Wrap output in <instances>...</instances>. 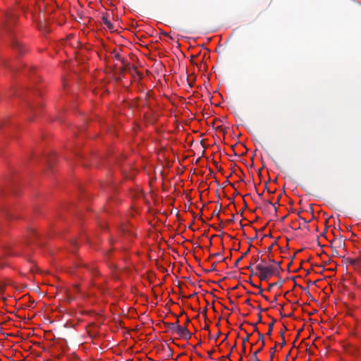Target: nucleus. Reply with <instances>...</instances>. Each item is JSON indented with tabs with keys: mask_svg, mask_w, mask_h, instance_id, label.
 <instances>
[{
	"mask_svg": "<svg viewBox=\"0 0 361 361\" xmlns=\"http://www.w3.org/2000/svg\"><path fill=\"white\" fill-rule=\"evenodd\" d=\"M256 269L264 271L269 277L278 275L280 271H283L280 262H275V264L269 266H264L262 264H259L256 266Z\"/></svg>",
	"mask_w": 361,
	"mask_h": 361,
	"instance_id": "obj_1",
	"label": "nucleus"
},
{
	"mask_svg": "<svg viewBox=\"0 0 361 361\" xmlns=\"http://www.w3.org/2000/svg\"><path fill=\"white\" fill-rule=\"evenodd\" d=\"M10 249H11V247L8 245L4 247V255L0 257V268L1 269L4 268L8 264V263L4 259V256L18 255V252H11L10 251Z\"/></svg>",
	"mask_w": 361,
	"mask_h": 361,
	"instance_id": "obj_2",
	"label": "nucleus"
},
{
	"mask_svg": "<svg viewBox=\"0 0 361 361\" xmlns=\"http://www.w3.org/2000/svg\"><path fill=\"white\" fill-rule=\"evenodd\" d=\"M176 332L180 338L185 340L190 339L192 336V334L188 330L186 326H180L176 330Z\"/></svg>",
	"mask_w": 361,
	"mask_h": 361,
	"instance_id": "obj_3",
	"label": "nucleus"
},
{
	"mask_svg": "<svg viewBox=\"0 0 361 361\" xmlns=\"http://www.w3.org/2000/svg\"><path fill=\"white\" fill-rule=\"evenodd\" d=\"M12 47L14 49L18 51L20 54H23L25 51V48L23 47V44L16 38L13 37L11 39Z\"/></svg>",
	"mask_w": 361,
	"mask_h": 361,
	"instance_id": "obj_4",
	"label": "nucleus"
},
{
	"mask_svg": "<svg viewBox=\"0 0 361 361\" xmlns=\"http://www.w3.org/2000/svg\"><path fill=\"white\" fill-rule=\"evenodd\" d=\"M109 13H104L102 14V20L103 23L108 27L109 30H112L114 28L113 23H111L109 19Z\"/></svg>",
	"mask_w": 361,
	"mask_h": 361,
	"instance_id": "obj_5",
	"label": "nucleus"
},
{
	"mask_svg": "<svg viewBox=\"0 0 361 361\" xmlns=\"http://www.w3.org/2000/svg\"><path fill=\"white\" fill-rule=\"evenodd\" d=\"M38 233L35 230H30L28 235V243L35 242L39 238Z\"/></svg>",
	"mask_w": 361,
	"mask_h": 361,
	"instance_id": "obj_6",
	"label": "nucleus"
},
{
	"mask_svg": "<svg viewBox=\"0 0 361 361\" xmlns=\"http://www.w3.org/2000/svg\"><path fill=\"white\" fill-rule=\"evenodd\" d=\"M255 274L259 277V279L261 281H265L269 278V276H267V274L264 271H258V273H257Z\"/></svg>",
	"mask_w": 361,
	"mask_h": 361,
	"instance_id": "obj_7",
	"label": "nucleus"
},
{
	"mask_svg": "<svg viewBox=\"0 0 361 361\" xmlns=\"http://www.w3.org/2000/svg\"><path fill=\"white\" fill-rule=\"evenodd\" d=\"M87 270L91 272L92 274L96 275L97 274V268L93 265H85Z\"/></svg>",
	"mask_w": 361,
	"mask_h": 361,
	"instance_id": "obj_8",
	"label": "nucleus"
},
{
	"mask_svg": "<svg viewBox=\"0 0 361 361\" xmlns=\"http://www.w3.org/2000/svg\"><path fill=\"white\" fill-rule=\"evenodd\" d=\"M276 322V319H273L272 322L269 323L268 325V332L267 335L270 336L271 335V332L273 331L274 323Z\"/></svg>",
	"mask_w": 361,
	"mask_h": 361,
	"instance_id": "obj_9",
	"label": "nucleus"
},
{
	"mask_svg": "<svg viewBox=\"0 0 361 361\" xmlns=\"http://www.w3.org/2000/svg\"><path fill=\"white\" fill-rule=\"evenodd\" d=\"M250 336V335L247 334V336L243 339V353L245 351V343L249 340Z\"/></svg>",
	"mask_w": 361,
	"mask_h": 361,
	"instance_id": "obj_10",
	"label": "nucleus"
},
{
	"mask_svg": "<svg viewBox=\"0 0 361 361\" xmlns=\"http://www.w3.org/2000/svg\"><path fill=\"white\" fill-rule=\"evenodd\" d=\"M258 336H259V341H262V345L260 348H262V350L265 345L264 335L262 334H261L260 332H258Z\"/></svg>",
	"mask_w": 361,
	"mask_h": 361,
	"instance_id": "obj_11",
	"label": "nucleus"
},
{
	"mask_svg": "<svg viewBox=\"0 0 361 361\" xmlns=\"http://www.w3.org/2000/svg\"><path fill=\"white\" fill-rule=\"evenodd\" d=\"M262 351V348H259V349H257L255 352L253 353L252 354V357H253V360L254 361H260L259 360V358L257 357V353H259Z\"/></svg>",
	"mask_w": 361,
	"mask_h": 361,
	"instance_id": "obj_12",
	"label": "nucleus"
},
{
	"mask_svg": "<svg viewBox=\"0 0 361 361\" xmlns=\"http://www.w3.org/2000/svg\"><path fill=\"white\" fill-rule=\"evenodd\" d=\"M13 18V16L12 14H10V13H7L6 16V26L9 25V23H10V20H12Z\"/></svg>",
	"mask_w": 361,
	"mask_h": 361,
	"instance_id": "obj_13",
	"label": "nucleus"
},
{
	"mask_svg": "<svg viewBox=\"0 0 361 361\" xmlns=\"http://www.w3.org/2000/svg\"><path fill=\"white\" fill-rule=\"evenodd\" d=\"M164 325L170 330L176 331V328L172 323H164Z\"/></svg>",
	"mask_w": 361,
	"mask_h": 361,
	"instance_id": "obj_14",
	"label": "nucleus"
},
{
	"mask_svg": "<svg viewBox=\"0 0 361 361\" xmlns=\"http://www.w3.org/2000/svg\"><path fill=\"white\" fill-rule=\"evenodd\" d=\"M214 215L217 216L218 219L220 221V224H222V221L220 219V216H219V215H220V209L219 211H216L215 209L214 211L213 214H212V216H214Z\"/></svg>",
	"mask_w": 361,
	"mask_h": 361,
	"instance_id": "obj_15",
	"label": "nucleus"
},
{
	"mask_svg": "<svg viewBox=\"0 0 361 361\" xmlns=\"http://www.w3.org/2000/svg\"><path fill=\"white\" fill-rule=\"evenodd\" d=\"M276 343L275 344V346H274L272 348H271V350H270V357H271L270 361H272L274 355L275 351H276Z\"/></svg>",
	"mask_w": 361,
	"mask_h": 361,
	"instance_id": "obj_16",
	"label": "nucleus"
},
{
	"mask_svg": "<svg viewBox=\"0 0 361 361\" xmlns=\"http://www.w3.org/2000/svg\"><path fill=\"white\" fill-rule=\"evenodd\" d=\"M263 202H264L265 204L271 205L274 208L275 212H276V211H277L276 207H275V204H273V203L271 202V201L270 200H263Z\"/></svg>",
	"mask_w": 361,
	"mask_h": 361,
	"instance_id": "obj_17",
	"label": "nucleus"
},
{
	"mask_svg": "<svg viewBox=\"0 0 361 361\" xmlns=\"http://www.w3.org/2000/svg\"><path fill=\"white\" fill-rule=\"evenodd\" d=\"M243 256L240 257L238 259H237L234 263V267H238L239 262L243 259Z\"/></svg>",
	"mask_w": 361,
	"mask_h": 361,
	"instance_id": "obj_18",
	"label": "nucleus"
},
{
	"mask_svg": "<svg viewBox=\"0 0 361 361\" xmlns=\"http://www.w3.org/2000/svg\"><path fill=\"white\" fill-rule=\"evenodd\" d=\"M349 263H350L351 265H355V264L357 263V259H349Z\"/></svg>",
	"mask_w": 361,
	"mask_h": 361,
	"instance_id": "obj_19",
	"label": "nucleus"
},
{
	"mask_svg": "<svg viewBox=\"0 0 361 361\" xmlns=\"http://www.w3.org/2000/svg\"><path fill=\"white\" fill-rule=\"evenodd\" d=\"M178 323H179V320H178V319H177L176 322L172 323V324L174 325V326H175V327H176V330L178 327H180V326L179 325V324H178Z\"/></svg>",
	"mask_w": 361,
	"mask_h": 361,
	"instance_id": "obj_20",
	"label": "nucleus"
},
{
	"mask_svg": "<svg viewBox=\"0 0 361 361\" xmlns=\"http://www.w3.org/2000/svg\"><path fill=\"white\" fill-rule=\"evenodd\" d=\"M115 57H116L118 60L121 61L123 62V64H125V63H124L123 60L121 59V55H120L119 54H116L115 55Z\"/></svg>",
	"mask_w": 361,
	"mask_h": 361,
	"instance_id": "obj_21",
	"label": "nucleus"
},
{
	"mask_svg": "<svg viewBox=\"0 0 361 361\" xmlns=\"http://www.w3.org/2000/svg\"><path fill=\"white\" fill-rule=\"evenodd\" d=\"M216 262L213 263L211 269H209L208 271H212L216 270Z\"/></svg>",
	"mask_w": 361,
	"mask_h": 361,
	"instance_id": "obj_22",
	"label": "nucleus"
},
{
	"mask_svg": "<svg viewBox=\"0 0 361 361\" xmlns=\"http://www.w3.org/2000/svg\"><path fill=\"white\" fill-rule=\"evenodd\" d=\"M247 269L250 270L252 274H254L253 269L252 267V264H250L248 267H247Z\"/></svg>",
	"mask_w": 361,
	"mask_h": 361,
	"instance_id": "obj_23",
	"label": "nucleus"
},
{
	"mask_svg": "<svg viewBox=\"0 0 361 361\" xmlns=\"http://www.w3.org/2000/svg\"><path fill=\"white\" fill-rule=\"evenodd\" d=\"M262 322V314L261 313L259 312L258 314V322Z\"/></svg>",
	"mask_w": 361,
	"mask_h": 361,
	"instance_id": "obj_24",
	"label": "nucleus"
},
{
	"mask_svg": "<svg viewBox=\"0 0 361 361\" xmlns=\"http://www.w3.org/2000/svg\"><path fill=\"white\" fill-rule=\"evenodd\" d=\"M253 325H254V331L257 332L258 334L259 331H258V329H257L256 324H253Z\"/></svg>",
	"mask_w": 361,
	"mask_h": 361,
	"instance_id": "obj_25",
	"label": "nucleus"
},
{
	"mask_svg": "<svg viewBox=\"0 0 361 361\" xmlns=\"http://www.w3.org/2000/svg\"><path fill=\"white\" fill-rule=\"evenodd\" d=\"M286 345V341L285 339H282V342L281 343V346L283 347Z\"/></svg>",
	"mask_w": 361,
	"mask_h": 361,
	"instance_id": "obj_26",
	"label": "nucleus"
},
{
	"mask_svg": "<svg viewBox=\"0 0 361 361\" xmlns=\"http://www.w3.org/2000/svg\"><path fill=\"white\" fill-rule=\"evenodd\" d=\"M233 220H234V215H233V214H232V217H231V218H230V219L227 220V221H228V222H231V221H233Z\"/></svg>",
	"mask_w": 361,
	"mask_h": 361,
	"instance_id": "obj_27",
	"label": "nucleus"
},
{
	"mask_svg": "<svg viewBox=\"0 0 361 361\" xmlns=\"http://www.w3.org/2000/svg\"><path fill=\"white\" fill-rule=\"evenodd\" d=\"M280 336H281L282 339H285V338H284V333L283 331L280 332Z\"/></svg>",
	"mask_w": 361,
	"mask_h": 361,
	"instance_id": "obj_28",
	"label": "nucleus"
},
{
	"mask_svg": "<svg viewBox=\"0 0 361 361\" xmlns=\"http://www.w3.org/2000/svg\"><path fill=\"white\" fill-rule=\"evenodd\" d=\"M250 252V248L247 249V250L246 252H245L242 256H243V257Z\"/></svg>",
	"mask_w": 361,
	"mask_h": 361,
	"instance_id": "obj_29",
	"label": "nucleus"
},
{
	"mask_svg": "<svg viewBox=\"0 0 361 361\" xmlns=\"http://www.w3.org/2000/svg\"><path fill=\"white\" fill-rule=\"evenodd\" d=\"M219 255H220V253L218 252V253H215V254L212 255L211 257H218Z\"/></svg>",
	"mask_w": 361,
	"mask_h": 361,
	"instance_id": "obj_30",
	"label": "nucleus"
},
{
	"mask_svg": "<svg viewBox=\"0 0 361 361\" xmlns=\"http://www.w3.org/2000/svg\"><path fill=\"white\" fill-rule=\"evenodd\" d=\"M257 309L259 310V312H260V313H261V312L264 311V309H262V308L261 307V306H259V305L257 307Z\"/></svg>",
	"mask_w": 361,
	"mask_h": 361,
	"instance_id": "obj_31",
	"label": "nucleus"
},
{
	"mask_svg": "<svg viewBox=\"0 0 361 361\" xmlns=\"http://www.w3.org/2000/svg\"><path fill=\"white\" fill-rule=\"evenodd\" d=\"M220 335H221V332H220V331H219V332L217 333V334H216V337H215V339H216V340H217V339H218V338H219V336Z\"/></svg>",
	"mask_w": 361,
	"mask_h": 361,
	"instance_id": "obj_32",
	"label": "nucleus"
},
{
	"mask_svg": "<svg viewBox=\"0 0 361 361\" xmlns=\"http://www.w3.org/2000/svg\"><path fill=\"white\" fill-rule=\"evenodd\" d=\"M190 322V319L189 317H187V319H186V322H185V324H188Z\"/></svg>",
	"mask_w": 361,
	"mask_h": 361,
	"instance_id": "obj_33",
	"label": "nucleus"
},
{
	"mask_svg": "<svg viewBox=\"0 0 361 361\" xmlns=\"http://www.w3.org/2000/svg\"><path fill=\"white\" fill-rule=\"evenodd\" d=\"M3 292H4V287L0 286V294L3 293Z\"/></svg>",
	"mask_w": 361,
	"mask_h": 361,
	"instance_id": "obj_34",
	"label": "nucleus"
},
{
	"mask_svg": "<svg viewBox=\"0 0 361 361\" xmlns=\"http://www.w3.org/2000/svg\"><path fill=\"white\" fill-rule=\"evenodd\" d=\"M250 299H247L246 301H245V303L247 304V305H250Z\"/></svg>",
	"mask_w": 361,
	"mask_h": 361,
	"instance_id": "obj_35",
	"label": "nucleus"
},
{
	"mask_svg": "<svg viewBox=\"0 0 361 361\" xmlns=\"http://www.w3.org/2000/svg\"><path fill=\"white\" fill-rule=\"evenodd\" d=\"M279 200H280V196L278 197L276 202L274 204L275 206L277 205V204H279Z\"/></svg>",
	"mask_w": 361,
	"mask_h": 361,
	"instance_id": "obj_36",
	"label": "nucleus"
},
{
	"mask_svg": "<svg viewBox=\"0 0 361 361\" xmlns=\"http://www.w3.org/2000/svg\"><path fill=\"white\" fill-rule=\"evenodd\" d=\"M231 356V353L228 354L226 357H223L224 358H229Z\"/></svg>",
	"mask_w": 361,
	"mask_h": 361,
	"instance_id": "obj_37",
	"label": "nucleus"
},
{
	"mask_svg": "<svg viewBox=\"0 0 361 361\" xmlns=\"http://www.w3.org/2000/svg\"><path fill=\"white\" fill-rule=\"evenodd\" d=\"M276 284H277V283H272V284H271V285L269 286V289L271 288V287H272V286H275V285H276Z\"/></svg>",
	"mask_w": 361,
	"mask_h": 361,
	"instance_id": "obj_38",
	"label": "nucleus"
},
{
	"mask_svg": "<svg viewBox=\"0 0 361 361\" xmlns=\"http://www.w3.org/2000/svg\"><path fill=\"white\" fill-rule=\"evenodd\" d=\"M262 292H263V289L260 288V290L259 291V294L262 295Z\"/></svg>",
	"mask_w": 361,
	"mask_h": 361,
	"instance_id": "obj_39",
	"label": "nucleus"
},
{
	"mask_svg": "<svg viewBox=\"0 0 361 361\" xmlns=\"http://www.w3.org/2000/svg\"><path fill=\"white\" fill-rule=\"evenodd\" d=\"M227 338H228V334H226V335L225 336V338H224V340H223V341H222V342H224V341L227 339Z\"/></svg>",
	"mask_w": 361,
	"mask_h": 361,
	"instance_id": "obj_40",
	"label": "nucleus"
},
{
	"mask_svg": "<svg viewBox=\"0 0 361 361\" xmlns=\"http://www.w3.org/2000/svg\"><path fill=\"white\" fill-rule=\"evenodd\" d=\"M269 261L271 262H273L275 264V262H276L274 259H269Z\"/></svg>",
	"mask_w": 361,
	"mask_h": 361,
	"instance_id": "obj_41",
	"label": "nucleus"
},
{
	"mask_svg": "<svg viewBox=\"0 0 361 361\" xmlns=\"http://www.w3.org/2000/svg\"><path fill=\"white\" fill-rule=\"evenodd\" d=\"M214 351V350H212L211 352H209V353H209V357H211V355H212V353H213Z\"/></svg>",
	"mask_w": 361,
	"mask_h": 361,
	"instance_id": "obj_42",
	"label": "nucleus"
},
{
	"mask_svg": "<svg viewBox=\"0 0 361 361\" xmlns=\"http://www.w3.org/2000/svg\"><path fill=\"white\" fill-rule=\"evenodd\" d=\"M111 252V250H109L106 252V255H109V254Z\"/></svg>",
	"mask_w": 361,
	"mask_h": 361,
	"instance_id": "obj_43",
	"label": "nucleus"
},
{
	"mask_svg": "<svg viewBox=\"0 0 361 361\" xmlns=\"http://www.w3.org/2000/svg\"><path fill=\"white\" fill-rule=\"evenodd\" d=\"M261 264L263 265L264 264H265V260L264 259H262L261 260Z\"/></svg>",
	"mask_w": 361,
	"mask_h": 361,
	"instance_id": "obj_44",
	"label": "nucleus"
},
{
	"mask_svg": "<svg viewBox=\"0 0 361 361\" xmlns=\"http://www.w3.org/2000/svg\"><path fill=\"white\" fill-rule=\"evenodd\" d=\"M217 168H218V171H222V168H221V167H218V166H217Z\"/></svg>",
	"mask_w": 361,
	"mask_h": 361,
	"instance_id": "obj_45",
	"label": "nucleus"
},
{
	"mask_svg": "<svg viewBox=\"0 0 361 361\" xmlns=\"http://www.w3.org/2000/svg\"><path fill=\"white\" fill-rule=\"evenodd\" d=\"M287 216H284L281 218V221H284V219L286 218Z\"/></svg>",
	"mask_w": 361,
	"mask_h": 361,
	"instance_id": "obj_46",
	"label": "nucleus"
},
{
	"mask_svg": "<svg viewBox=\"0 0 361 361\" xmlns=\"http://www.w3.org/2000/svg\"><path fill=\"white\" fill-rule=\"evenodd\" d=\"M235 345L231 348V352H232V351H233V350L234 349V348H235Z\"/></svg>",
	"mask_w": 361,
	"mask_h": 361,
	"instance_id": "obj_47",
	"label": "nucleus"
},
{
	"mask_svg": "<svg viewBox=\"0 0 361 361\" xmlns=\"http://www.w3.org/2000/svg\"><path fill=\"white\" fill-rule=\"evenodd\" d=\"M262 296H263V298H264L265 300H268V298H267V296H265V295H262Z\"/></svg>",
	"mask_w": 361,
	"mask_h": 361,
	"instance_id": "obj_48",
	"label": "nucleus"
},
{
	"mask_svg": "<svg viewBox=\"0 0 361 361\" xmlns=\"http://www.w3.org/2000/svg\"><path fill=\"white\" fill-rule=\"evenodd\" d=\"M242 360H243V357H242V355H241L240 359H238V361H242Z\"/></svg>",
	"mask_w": 361,
	"mask_h": 361,
	"instance_id": "obj_49",
	"label": "nucleus"
},
{
	"mask_svg": "<svg viewBox=\"0 0 361 361\" xmlns=\"http://www.w3.org/2000/svg\"><path fill=\"white\" fill-rule=\"evenodd\" d=\"M258 195L262 197V193H259Z\"/></svg>",
	"mask_w": 361,
	"mask_h": 361,
	"instance_id": "obj_50",
	"label": "nucleus"
},
{
	"mask_svg": "<svg viewBox=\"0 0 361 361\" xmlns=\"http://www.w3.org/2000/svg\"><path fill=\"white\" fill-rule=\"evenodd\" d=\"M73 245H74L75 247H76V243H75V241H74V242H73Z\"/></svg>",
	"mask_w": 361,
	"mask_h": 361,
	"instance_id": "obj_51",
	"label": "nucleus"
},
{
	"mask_svg": "<svg viewBox=\"0 0 361 361\" xmlns=\"http://www.w3.org/2000/svg\"><path fill=\"white\" fill-rule=\"evenodd\" d=\"M257 260H258V258H255V262H257Z\"/></svg>",
	"mask_w": 361,
	"mask_h": 361,
	"instance_id": "obj_52",
	"label": "nucleus"
},
{
	"mask_svg": "<svg viewBox=\"0 0 361 361\" xmlns=\"http://www.w3.org/2000/svg\"><path fill=\"white\" fill-rule=\"evenodd\" d=\"M163 34H164V35H168V34L166 32H163Z\"/></svg>",
	"mask_w": 361,
	"mask_h": 361,
	"instance_id": "obj_53",
	"label": "nucleus"
},
{
	"mask_svg": "<svg viewBox=\"0 0 361 361\" xmlns=\"http://www.w3.org/2000/svg\"><path fill=\"white\" fill-rule=\"evenodd\" d=\"M49 164H51V160H48Z\"/></svg>",
	"mask_w": 361,
	"mask_h": 361,
	"instance_id": "obj_54",
	"label": "nucleus"
},
{
	"mask_svg": "<svg viewBox=\"0 0 361 361\" xmlns=\"http://www.w3.org/2000/svg\"><path fill=\"white\" fill-rule=\"evenodd\" d=\"M299 337V335L298 334L297 336H296V338H295V341L297 340V338Z\"/></svg>",
	"mask_w": 361,
	"mask_h": 361,
	"instance_id": "obj_55",
	"label": "nucleus"
}]
</instances>
